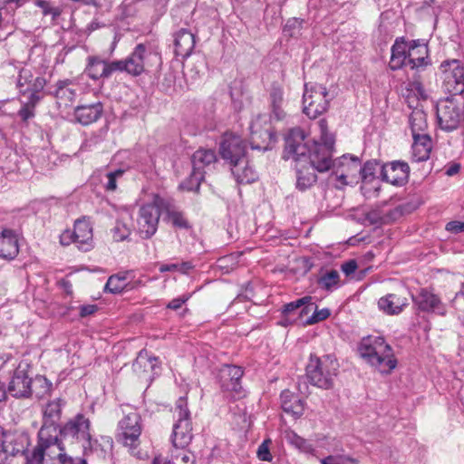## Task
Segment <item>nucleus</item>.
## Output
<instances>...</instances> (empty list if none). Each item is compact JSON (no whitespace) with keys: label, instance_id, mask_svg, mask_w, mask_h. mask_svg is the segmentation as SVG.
<instances>
[{"label":"nucleus","instance_id":"de8ad7c7","mask_svg":"<svg viewBox=\"0 0 464 464\" xmlns=\"http://www.w3.org/2000/svg\"><path fill=\"white\" fill-rule=\"evenodd\" d=\"M410 125L412 137L414 134H423L427 126L425 114L422 111H413L410 116Z\"/></svg>","mask_w":464,"mask_h":464},{"label":"nucleus","instance_id":"8fccbe9b","mask_svg":"<svg viewBox=\"0 0 464 464\" xmlns=\"http://www.w3.org/2000/svg\"><path fill=\"white\" fill-rule=\"evenodd\" d=\"M304 23V19L296 17L289 18L284 26V34L288 37H297L300 34Z\"/></svg>","mask_w":464,"mask_h":464},{"label":"nucleus","instance_id":"338daca9","mask_svg":"<svg viewBox=\"0 0 464 464\" xmlns=\"http://www.w3.org/2000/svg\"><path fill=\"white\" fill-rule=\"evenodd\" d=\"M188 295H185L177 298L172 299L168 304L167 308L171 310H178L179 309L183 304H185L189 299Z\"/></svg>","mask_w":464,"mask_h":464},{"label":"nucleus","instance_id":"ea45409f","mask_svg":"<svg viewBox=\"0 0 464 464\" xmlns=\"http://www.w3.org/2000/svg\"><path fill=\"white\" fill-rule=\"evenodd\" d=\"M127 169L118 168L111 170L105 174V180L103 181V188L108 192H114L118 188V184L121 183Z\"/></svg>","mask_w":464,"mask_h":464},{"label":"nucleus","instance_id":"0eeeda50","mask_svg":"<svg viewBox=\"0 0 464 464\" xmlns=\"http://www.w3.org/2000/svg\"><path fill=\"white\" fill-rule=\"evenodd\" d=\"M141 431V417L138 411L132 410L119 421L116 440L133 451L140 444Z\"/></svg>","mask_w":464,"mask_h":464},{"label":"nucleus","instance_id":"2f4dec72","mask_svg":"<svg viewBox=\"0 0 464 464\" xmlns=\"http://www.w3.org/2000/svg\"><path fill=\"white\" fill-rule=\"evenodd\" d=\"M305 163H296V184L295 188L301 191H306L312 188L317 181V175L315 170H313L310 166L306 168Z\"/></svg>","mask_w":464,"mask_h":464},{"label":"nucleus","instance_id":"c756f323","mask_svg":"<svg viewBox=\"0 0 464 464\" xmlns=\"http://www.w3.org/2000/svg\"><path fill=\"white\" fill-rule=\"evenodd\" d=\"M280 400L281 407L285 413L292 415L295 419L303 415L304 402L298 395H295L288 390H285L281 392Z\"/></svg>","mask_w":464,"mask_h":464},{"label":"nucleus","instance_id":"bb28decb","mask_svg":"<svg viewBox=\"0 0 464 464\" xmlns=\"http://www.w3.org/2000/svg\"><path fill=\"white\" fill-rule=\"evenodd\" d=\"M113 446L112 439L109 436H101L100 438H92L86 440L82 444L83 456H89L92 453H96L99 458L105 459L107 455L111 451Z\"/></svg>","mask_w":464,"mask_h":464},{"label":"nucleus","instance_id":"58836bf2","mask_svg":"<svg viewBox=\"0 0 464 464\" xmlns=\"http://www.w3.org/2000/svg\"><path fill=\"white\" fill-rule=\"evenodd\" d=\"M317 285L320 288L332 292L340 285V275L337 270H327L318 279Z\"/></svg>","mask_w":464,"mask_h":464},{"label":"nucleus","instance_id":"680f3d73","mask_svg":"<svg viewBox=\"0 0 464 464\" xmlns=\"http://www.w3.org/2000/svg\"><path fill=\"white\" fill-rule=\"evenodd\" d=\"M17 116L23 122H27L30 119H33L35 116V111L34 108L23 103L22 107L17 112Z\"/></svg>","mask_w":464,"mask_h":464},{"label":"nucleus","instance_id":"bf43d9fd","mask_svg":"<svg viewBox=\"0 0 464 464\" xmlns=\"http://www.w3.org/2000/svg\"><path fill=\"white\" fill-rule=\"evenodd\" d=\"M171 459H173V464H195L194 455L185 449L176 453L173 452Z\"/></svg>","mask_w":464,"mask_h":464},{"label":"nucleus","instance_id":"aec40b11","mask_svg":"<svg viewBox=\"0 0 464 464\" xmlns=\"http://www.w3.org/2000/svg\"><path fill=\"white\" fill-rule=\"evenodd\" d=\"M409 174L408 163L400 160L382 165L381 170L382 180L394 186H403L408 181Z\"/></svg>","mask_w":464,"mask_h":464},{"label":"nucleus","instance_id":"f03ea898","mask_svg":"<svg viewBox=\"0 0 464 464\" xmlns=\"http://www.w3.org/2000/svg\"><path fill=\"white\" fill-rule=\"evenodd\" d=\"M358 353L367 363L382 373H390L397 366L392 346L381 335H368L362 338L358 345Z\"/></svg>","mask_w":464,"mask_h":464},{"label":"nucleus","instance_id":"a878e982","mask_svg":"<svg viewBox=\"0 0 464 464\" xmlns=\"http://www.w3.org/2000/svg\"><path fill=\"white\" fill-rule=\"evenodd\" d=\"M103 105L98 102L92 104L80 105L74 109V118L82 125H89L97 121L102 115Z\"/></svg>","mask_w":464,"mask_h":464},{"label":"nucleus","instance_id":"a19ab883","mask_svg":"<svg viewBox=\"0 0 464 464\" xmlns=\"http://www.w3.org/2000/svg\"><path fill=\"white\" fill-rule=\"evenodd\" d=\"M126 274H115L111 276L104 286V292L111 294H120L126 289L127 284Z\"/></svg>","mask_w":464,"mask_h":464},{"label":"nucleus","instance_id":"473e14b6","mask_svg":"<svg viewBox=\"0 0 464 464\" xmlns=\"http://www.w3.org/2000/svg\"><path fill=\"white\" fill-rule=\"evenodd\" d=\"M230 169L238 184H250L258 178L256 171L249 165L247 158L244 163L238 162L236 166H231Z\"/></svg>","mask_w":464,"mask_h":464},{"label":"nucleus","instance_id":"f8f14e48","mask_svg":"<svg viewBox=\"0 0 464 464\" xmlns=\"http://www.w3.org/2000/svg\"><path fill=\"white\" fill-rule=\"evenodd\" d=\"M31 365L22 361L14 370L8 386L5 387L6 393L15 399H29L32 397L34 390L32 387L33 378L29 375Z\"/></svg>","mask_w":464,"mask_h":464},{"label":"nucleus","instance_id":"4c0bfd02","mask_svg":"<svg viewBox=\"0 0 464 464\" xmlns=\"http://www.w3.org/2000/svg\"><path fill=\"white\" fill-rule=\"evenodd\" d=\"M158 361L159 359L157 357L150 355L149 353L143 349L140 351L137 358L133 362L132 369L140 375L150 371L155 372L156 368H159Z\"/></svg>","mask_w":464,"mask_h":464},{"label":"nucleus","instance_id":"cd10ccee","mask_svg":"<svg viewBox=\"0 0 464 464\" xmlns=\"http://www.w3.org/2000/svg\"><path fill=\"white\" fill-rule=\"evenodd\" d=\"M18 253L19 246L16 234L12 229L4 228L0 232V257L13 260Z\"/></svg>","mask_w":464,"mask_h":464},{"label":"nucleus","instance_id":"b1692460","mask_svg":"<svg viewBox=\"0 0 464 464\" xmlns=\"http://www.w3.org/2000/svg\"><path fill=\"white\" fill-rule=\"evenodd\" d=\"M72 231L79 249L88 251L92 248V227L88 220L85 218L76 220Z\"/></svg>","mask_w":464,"mask_h":464},{"label":"nucleus","instance_id":"3c124183","mask_svg":"<svg viewBox=\"0 0 464 464\" xmlns=\"http://www.w3.org/2000/svg\"><path fill=\"white\" fill-rule=\"evenodd\" d=\"M55 447L58 449L59 452L53 459H56L59 464H82L83 458L76 459L66 453L65 444L62 441V439H59Z\"/></svg>","mask_w":464,"mask_h":464},{"label":"nucleus","instance_id":"e2e57ef3","mask_svg":"<svg viewBox=\"0 0 464 464\" xmlns=\"http://www.w3.org/2000/svg\"><path fill=\"white\" fill-rule=\"evenodd\" d=\"M47 81L44 77H36L32 82L30 86H28V92H34L37 93H41V92L44 89Z\"/></svg>","mask_w":464,"mask_h":464},{"label":"nucleus","instance_id":"1a4fd4ad","mask_svg":"<svg viewBox=\"0 0 464 464\" xmlns=\"http://www.w3.org/2000/svg\"><path fill=\"white\" fill-rule=\"evenodd\" d=\"M442 85L450 96H464V66L459 60H445L440 63Z\"/></svg>","mask_w":464,"mask_h":464},{"label":"nucleus","instance_id":"09e8293b","mask_svg":"<svg viewBox=\"0 0 464 464\" xmlns=\"http://www.w3.org/2000/svg\"><path fill=\"white\" fill-rule=\"evenodd\" d=\"M116 72L127 73V68L124 59L113 61L103 60L102 72L105 74V78H110L111 74Z\"/></svg>","mask_w":464,"mask_h":464},{"label":"nucleus","instance_id":"5fc2aeb1","mask_svg":"<svg viewBox=\"0 0 464 464\" xmlns=\"http://www.w3.org/2000/svg\"><path fill=\"white\" fill-rule=\"evenodd\" d=\"M312 309H314V312L309 318L306 319V322H305L306 325L315 324L319 322H322V321L327 319L331 315L330 309L323 308V309L318 310V306L314 303H313V306L311 307V310Z\"/></svg>","mask_w":464,"mask_h":464},{"label":"nucleus","instance_id":"a211bd4d","mask_svg":"<svg viewBox=\"0 0 464 464\" xmlns=\"http://www.w3.org/2000/svg\"><path fill=\"white\" fill-rule=\"evenodd\" d=\"M30 445V435L24 430H6L1 443V447L13 458L22 456Z\"/></svg>","mask_w":464,"mask_h":464},{"label":"nucleus","instance_id":"7c9ffc66","mask_svg":"<svg viewBox=\"0 0 464 464\" xmlns=\"http://www.w3.org/2000/svg\"><path fill=\"white\" fill-rule=\"evenodd\" d=\"M412 138V160L416 162L427 160L432 148L430 137L428 134H414Z\"/></svg>","mask_w":464,"mask_h":464},{"label":"nucleus","instance_id":"72a5a7b5","mask_svg":"<svg viewBox=\"0 0 464 464\" xmlns=\"http://www.w3.org/2000/svg\"><path fill=\"white\" fill-rule=\"evenodd\" d=\"M406 305V299L395 294H389L378 301L379 308L387 314H399Z\"/></svg>","mask_w":464,"mask_h":464},{"label":"nucleus","instance_id":"603ef678","mask_svg":"<svg viewBox=\"0 0 464 464\" xmlns=\"http://www.w3.org/2000/svg\"><path fill=\"white\" fill-rule=\"evenodd\" d=\"M33 80V73L30 70L22 68L16 81V87L19 92L23 95L28 92V86H30Z\"/></svg>","mask_w":464,"mask_h":464},{"label":"nucleus","instance_id":"c85d7f7f","mask_svg":"<svg viewBox=\"0 0 464 464\" xmlns=\"http://www.w3.org/2000/svg\"><path fill=\"white\" fill-rule=\"evenodd\" d=\"M408 64V41L404 37H398L391 48L389 68L397 71Z\"/></svg>","mask_w":464,"mask_h":464},{"label":"nucleus","instance_id":"c03bdc74","mask_svg":"<svg viewBox=\"0 0 464 464\" xmlns=\"http://www.w3.org/2000/svg\"><path fill=\"white\" fill-rule=\"evenodd\" d=\"M111 233L115 242H122L129 239L131 229L123 219H117Z\"/></svg>","mask_w":464,"mask_h":464},{"label":"nucleus","instance_id":"dca6fc26","mask_svg":"<svg viewBox=\"0 0 464 464\" xmlns=\"http://www.w3.org/2000/svg\"><path fill=\"white\" fill-rule=\"evenodd\" d=\"M59 439L46 437L37 433L36 444L32 450L27 448L22 455L24 458V464H44L45 456L53 459L54 456L53 455V452L52 449L55 447Z\"/></svg>","mask_w":464,"mask_h":464},{"label":"nucleus","instance_id":"7ed1b4c3","mask_svg":"<svg viewBox=\"0 0 464 464\" xmlns=\"http://www.w3.org/2000/svg\"><path fill=\"white\" fill-rule=\"evenodd\" d=\"M124 60L127 73L133 77L156 72L162 64L160 53L149 42L138 44Z\"/></svg>","mask_w":464,"mask_h":464},{"label":"nucleus","instance_id":"c9c22d12","mask_svg":"<svg viewBox=\"0 0 464 464\" xmlns=\"http://www.w3.org/2000/svg\"><path fill=\"white\" fill-rule=\"evenodd\" d=\"M216 161V152L210 149H199L193 153L191 158L192 169L204 174V169Z\"/></svg>","mask_w":464,"mask_h":464},{"label":"nucleus","instance_id":"4d7b16f0","mask_svg":"<svg viewBox=\"0 0 464 464\" xmlns=\"http://www.w3.org/2000/svg\"><path fill=\"white\" fill-rule=\"evenodd\" d=\"M320 464H358V460L344 455H328L320 460Z\"/></svg>","mask_w":464,"mask_h":464},{"label":"nucleus","instance_id":"864d4df0","mask_svg":"<svg viewBox=\"0 0 464 464\" xmlns=\"http://www.w3.org/2000/svg\"><path fill=\"white\" fill-rule=\"evenodd\" d=\"M288 440L292 445H294L302 452L311 453L314 450L313 444L309 440L300 437L295 432H292L290 435H288Z\"/></svg>","mask_w":464,"mask_h":464},{"label":"nucleus","instance_id":"e433bc0d","mask_svg":"<svg viewBox=\"0 0 464 464\" xmlns=\"http://www.w3.org/2000/svg\"><path fill=\"white\" fill-rule=\"evenodd\" d=\"M51 93L56 99L62 101L65 106L72 102L77 94L72 82L69 79L58 81Z\"/></svg>","mask_w":464,"mask_h":464},{"label":"nucleus","instance_id":"9d476101","mask_svg":"<svg viewBox=\"0 0 464 464\" xmlns=\"http://www.w3.org/2000/svg\"><path fill=\"white\" fill-rule=\"evenodd\" d=\"M91 420L82 413H77L68 420L57 430V438L62 441L71 440L72 443H85L91 440Z\"/></svg>","mask_w":464,"mask_h":464},{"label":"nucleus","instance_id":"052dcab7","mask_svg":"<svg viewBox=\"0 0 464 464\" xmlns=\"http://www.w3.org/2000/svg\"><path fill=\"white\" fill-rule=\"evenodd\" d=\"M270 440H265L259 446L256 451L257 457L263 461H271L272 455L269 450Z\"/></svg>","mask_w":464,"mask_h":464},{"label":"nucleus","instance_id":"423d86ee","mask_svg":"<svg viewBox=\"0 0 464 464\" xmlns=\"http://www.w3.org/2000/svg\"><path fill=\"white\" fill-rule=\"evenodd\" d=\"M303 111L310 119L324 113L329 106L327 89L318 83H305L303 94Z\"/></svg>","mask_w":464,"mask_h":464},{"label":"nucleus","instance_id":"49530a36","mask_svg":"<svg viewBox=\"0 0 464 464\" xmlns=\"http://www.w3.org/2000/svg\"><path fill=\"white\" fill-rule=\"evenodd\" d=\"M35 397L42 399L51 393L53 383L44 375H36L34 380Z\"/></svg>","mask_w":464,"mask_h":464},{"label":"nucleus","instance_id":"0e129e2a","mask_svg":"<svg viewBox=\"0 0 464 464\" xmlns=\"http://www.w3.org/2000/svg\"><path fill=\"white\" fill-rule=\"evenodd\" d=\"M446 230L452 234H459L464 232V221L452 220L447 223Z\"/></svg>","mask_w":464,"mask_h":464},{"label":"nucleus","instance_id":"39448f33","mask_svg":"<svg viewBox=\"0 0 464 464\" xmlns=\"http://www.w3.org/2000/svg\"><path fill=\"white\" fill-rule=\"evenodd\" d=\"M174 419L171 441L177 450H183L189 445L193 438L190 411L185 397H180L177 401Z\"/></svg>","mask_w":464,"mask_h":464},{"label":"nucleus","instance_id":"412c9836","mask_svg":"<svg viewBox=\"0 0 464 464\" xmlns=\"http://www.w3.org/2000/svg\"><path fill=\"white\" fill-rule=\"evenodd\" d=\"M360 159L356 156L343 155L335 159L333 167L334 173L336 175L337 179L343 185L347 184L348 178L355 177L359 173Z\"/></svg>","mask_w":464,"mask_h":464},{"label":"nucleus","instance_id":"f257e3e1","mask_svg":"<svg viewBox=\"0 0 464 464\" xmlns=\"http://www.w3.org/2000/svg\"><path fill=\"white\" fill-rule=\"evenodd\" d=\"M318 125L321 140L312 144L306 140L304 130L299 127L291 129L285 138L283 159L293 160L295 163H305L313 170L321 173L332 169L335 162L333 160L334 137L328 131L326 120H320Z\"/></svg>","mask_w":464,"mask_h":464},{"label":"nucleus","instance_id":"6e6552de","mask_svg":"<svg viewBox=\"0 0 464 464\" xmlns=\"http://www.w3.org/2000/svg\"><path fill=\"white\" fill-rule=\"evenodd\" d=\"M218 152L221 159L231 166L244 163L246 158V142L234 132L227 131L220 139Z\"/></svg>","mask_w":464,"mask_h":464},{"label":"nucleus","instance_id":"9b49d317","mask_svg":"<svg viewBox=\"0 0 464 464\" xmlns=\"http://www.w3.org/2000/svg\"><path fill=\"white\" fill-rule=\"evenodd\" d=\"M164 207V200L159 197L152 204L143 205L139 210L137 218L138 233L143 239L150 238L158 229L160 218V208Z\"/></svg>","mask_w":464,"mask_h":464},{"label":"nucleus","instance_id":"5701e85b","mask_svg":"<svg viewBox=\"0 0 464 464\" xmlns=\"http://www.w3.org/2000/svg\"><path fill=\"white\" fill-rule=\"evenodd\" d=\"M402 216V207L397 206L392 209L385 210L377 207L365 214V220L373 226L389 224Z\"/></svg>","mask_w":464,"mask_h":464},{"label":"nucleus","instance_id":"393cba45","mask_svg":"<svg viewBox=\"0 0 464 464\" xmlns=\"http://www.w3.org/2000/svg\"><path fill=\"white\" fill-rule=\"evenodd\" d=\"M195 34L186 28H181L175 33L174 46L176 56L188 57L195 48Z\"/></svg>","mask_w":464,"mask_h":464},{"label":"nucleus","instance_id":"37998d69","mask_svg":"<svg viewBox=\"0 0 464 464\" xmlns=\"http://www.w3.org/2000/svg\"><path fill=\"white\" fill-rule=\"evenodd\" d=\"M205 175L200 171L192 169V172L180 185V188L187 191L198 192L200 184L204 180Z\"/></svg>","mask_w":464,"mask_h":464},{"label":"nucleus","instance_id":"6ab92c4d","mask_svg":"<svg viewBox=\"0 0 464 464\" xmlns=\"http://www.w3.org/2000/svg\"><path fill=\"white\" fill-rule=\"evenodd\" d=\"M428 43L423 39L408 41V64L412 70L424 69L430 64Z\"/></svg>","mask_w":464,"mask_h":464},{"label":"nucleus","instance_id":"4468645a","mask_svg":"<svg viewBox=\"0 0 464 464\" xmlns=\"http://www.w3.org/2000/svg\"><path fill=\"white\" fill-rule=\"evenodd\" d=\"M64 404L65 402L60 398L50 401L46 403L43 410L42 426L37 433L46 437L58 439L57 430L62 426L60 425V420Z\"/></svg>","mask_w":464,"mask_h":464},{"label":"nucleus","instance_id":"a18cd8bd","mask_svg":"<svg viewBox=\"0 0 464 464\" xmlns=\"http://www.w3.org/2000/svg\"><path fill=\"white\" fill-rule=\"evenodd\" d=\"M167 219L176 228L186 230L191 228V225L189 224L188 220L180 211L168 208Z\"/></svg>","mask_w":464,"mask_h":464},{"label":"nucleus","instance_id":"2eb2a0df","mask_svg":"<svg viewBox=\"0 0 464 464\" xmlns=\"http://www.w3.org/2000/svg\"><path fill=\"white\" fill-rule=\"evenodd\" d=\"M412 302L420 312L435 314L440 316L447 314L446 304L440 297L428 288H420L415 295H412Z\"/></svg>","mask_w":464,"mask_h":464},{"label":"nucleus","instance_id":"13d9d810","mask_svg":"<svg viewBox=\"0 0 464 464\" xmlns=\"http://www.w3.org/2000/svg\"><path fill=\"white\" fill-rule=\"evenodd\" d=\"M34 5L42 8L44 15H51L53 21H55L62 14V10L59 7L52 6L45 0H35Z\"/></svg>","mask_w":464,"mask_h":464},{"label":"nucleus","instance_id":"f3484780","mask_svg":"<svg viewBox=\"0 0 464 464\" xmlns=\"http://www.w3.org/2000/svg\"><path fill=\"white\" fill-rule=\"evenodd\" d=\"M244 374L243 368L233 364H224L218 372V382L222 391H228L237 397L244 396L241 386V378Z\"/></svg>","mask_w":464,"mask_h":464},{"label":"nucleus","instance_id":"f704fd0d","mask_svg":"<svg viewBox=\"0 0 464 464\" xmlns=\"http://www.w3.org/2000/svg\"><path fill=\"white\" fill-rule=\"evenodd\" d=\"M312 306L313 297L310 295H305L302 298L296 299L295 301L284 304L281 308V314L282 316H290L295 311L300 309L299 315L303 317L304 315H306L311 312Z\"/></svg>","mask_w":464,"mask_h":464},{"label":"nucleus","instance_id":"69168bd1","mask_svg":"<svg viewBox=\"0 0 464 464\" xmlns=\"http://www.w3.org/2000/svg\"><path fill=\"white\" fill-rule=\"evenodd\" d=\"M97 311V304H82L79 306V316L81 318H85L89 315L94 314Z\"/></svg>","mask_w":464,"mask_h":464},{"label":"nucleus","instance_id":"6e6d98bb","mask_svg":"<svg viewBox=\"0 0 464 464\" xmlns=\"http://www.w3.org/2000/svg\"><path fill=\"white\" fill-rule=\"evenodd\" d=\"M378 162L376 160H368L363 166L360 165L359 174L362 181H370L374 178L376 167Z\"/></svg>","mask_w":464,"mask_h":464},{"label":"nucleus","instance_id":"79ce46f5","mask_svg":"<svg viewBox=\"0 0 464 464\" xmlns=\"http://www.w3.org/2000/svg\"><path fill=\"white\" fill-rule=\"evenodd\" d=\"M103 60L99 57H89L88 64L85 69L86 75L92 80H99L105 78V74L102 72Z\"/></svg>","mask_w":464,"mask_h":464},{"label":"nucleus","instance_id":"ddd939ff","mask_svg":"<svg viewBox=\"0 0 464 464\" xmlns=\"http://www.w3.org/2000/svg\"><path fill=\"white\" fill-rule=\"evenodd\" d=\"M252 150L266 151L276 140V133L266 115H258L249 126Z\"/></svg>","mask_w":464,"mask_h":464},{"label":"nucleus","instance_id":"20e7f679","mask_svg":"<svg viewBox=\"0 0 464 464\" xmlns=\"http://www.w3.org/2000/svg\"><path fill=\"white\" fill-rule=\"evenodd\" d=\"M339 363L334 354L322 357L311 354L305 372L308 382L318 388L329 390L334 387Z\"/></svg>","mask_w":464,"mask_h":464},{"label":"nucleus","instance_id":"774afa93","mask_svg":"<svg viewBox=\"0 0 464 464\" xmlns=\"http://www.w3.org/2000/svg\"><path fill=\"white\" fill-rule=\"evenodd\" d=\"M341 269L346 276H350L356 271L357 263L354 259H350L342 264Z\"/></svg>","mask_w":464,"mask_h":464},{"label":"nucleus","instance_id":"4be33fe9","mask_svg":"<svg viewBox=\"0 0 464 464\" xmlns=\"http://www.w3.org/2000/svg\"><path fill=\"white\" fill-rule=\"evenodd\" d=\"M268 101L271 110L270 117L276 121L284 120L286 114L283 108L285 100L284 89L281 83L277 82H272L268 90Z\"/></svg>","mask_w":464,"mask_h":464}]
</instances>
